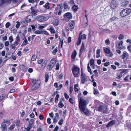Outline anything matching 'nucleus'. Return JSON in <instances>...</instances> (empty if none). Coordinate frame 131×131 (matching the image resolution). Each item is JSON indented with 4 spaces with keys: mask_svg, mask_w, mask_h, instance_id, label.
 <instances>
[{
    "mask_svg": "<svg viewBox=\"0 0 131 131\" xmlns=\"http://www.w3.org/2000/svg\"><path fill=\"white\" fill-rule=\"evenodd\" d=\"M86 101L83 99L80 98L79 102V107L81 113L87 115L89 114V112L86 108Z\"/></svg>",
    "mask_w": 131,
    "mask_h": 131,
    "instance_id": "1",
    "label": "nucleus"
},
{
    "mask_svg": "<svg viewBox=\"0 0 131 131\" xmlns=\"http://www.w3.org/2000/svg\"><path fill=\"white\" fill-rule=\"evenodd\" d=\"M131 12L130 9H124L121 12L120 15L122 17H124L129 15Z\"/></svg>",
    "mask_w": 131,
    "mask_h": 131,
    "instance_id": "2",
    "label": "nucleus"
},
{
    "mask_svg": "<svg viewBox=\"0 0 131 131\" xmlns=\"http://www.w3.org/2000/svg\"><path fill=\"white\" fill-rule=\"evenodd\" d=\"M80 68L79 67L74 66L72 69V71L74 77H77V75L79 72Z\"/></svg>",
    "mask_w": 131,
    "mask_h": 131,
    "instance_id": "3",
    "label": "nucleus"
},
{
    "mask_svg": "<svg viewBox=\"0 0 131 131\" xmlns=\"http://www.w3.org/2000/svg\"><path fill=\"white\" fill-rule=\"evenodd\" d=\"M12 0H1L0 6H4L7 5L8 4L10 3Z\"/></svg>",
    "mask_w": 131,
    "mask_h": 131,
    "instance_id": "4",
    "label": "nucleus"
},
{
    "mask_svg": "<svg viewBox=\"0 0 131 131\" xmlns=\"http://www.w3.org/2000/svg\"><path fill=\"white\" fill-rule=\"evenodd\" d=\"M49 18L48 16H39L37 18V20L40 22H42L44 21L47 20Z\"/></svg>",
    "mask_w": 131,
    "mask_h": 131,
    "instance_id": "5",
    "label": "nucleus"
},
{
    "mask_svg": "<svg viewBox=\"0 0 131 131\" xmlns=\"http://www.w3.org/2000/svg\"><path fill=\"white\" fill-rule=\"evenodd\" d=\"M69 4L71 7L72 8H76V7L77 8H78V6L75 4L73 0H70L69 2Z\"/></svg>",
    "mask_w": 131,
    "mask_h": 131,
    "instance_id": "6",
    "label": "nucleus"
},
{
    "mask_svg": "<svg viewBox=\"0 0 131 131\" xmlns=\"http://www.w3.org/2000/svg\"><path fill=\"white\" fill-rule=\"evenodd\" d=\"M23 35L24 37L22 38V39L23 40H24V41H23L22 44L21 45V47H23L24 46H26L27 44L28 43L27 40L25 36L24 35L23 33Z\"/></svg>",
    "mask_w": 131,
    "mask_h": 131,
    "instance_id": "7",
    "label": "nucleus"
},
{
    "mask_svg": "<svg viewBox=\"0 0 131 131\" xmlns=\"http://www.w3.org/2000/svg\"><path fill=\"white\" fill-rule=\"evenodd\" d=\"M26 21L27 23H28L34 20L33 17L32 15L28 16L26 18Z\"/></svg>",
    "mask_w": 131,
    "mask_h": 131,
    "instance_id": "8",
    "label": "nucleus"
},
{
    "mask_svg": "<svg viewBox=\"0 0 131 131\" xmlns=\"http://www.w3.org/2000/svg\"><path fill=\"white\" fill-rule=\"evenodd\" d=\"M86 79L87 77L82 73L81 74V83L82 84H84L86 81H87Z\"/></svg>",
    "mask_w": 131,
    "mask_h": 131,
    "instance_id": "9",
    "label": "nucleus"
},
{
    "mask_svg": "<svg viewBox=\"0 0 131 131\" xmlns=\"http://www.w3.org/2000/svg\"><path fill=\"white\" fill-rule=\"evenodd\" d=\"M105 108L102 105L100 106L98 108V110L100 112H103V113H105L107 111V110L106 109L104 111Z\"/></svg>",
    "mask_w": 131,
    "mask_h": 131,
    "instance_id": "10",
    "label": "nucleus"
},
{
    "mask_svg": "<svg viewBox=\"0 0 131 131\" xmlns=\"http://www.w3.org/2000/svg\"><path fill=\"white\" fill-rule=\"evenodd\" d=\"M110 6L111 8H115L117 7L118 6L117 2L114 1H113L110 4Z\"/></svg>",
    "mask_w": 131,
    "mask_h": 131,
    "instance_id": "11",
    "label": "nucleus"
},
{
    "mask_svg": "<svg viewBox=\"0 0 131 131\" xmlns=\"http://www.w3.org/2000/svg\"><path fill=\"white\" fill-rule=\"evenodd\" d=\"M69 25L70 28V31H72L74 27V23L73 21H70L69 22Z\"/></svg>",
    "mask_w": 131,
    "mask_h": 131,
    "instance_id": "12",
    "label": "nucleus"
},
{
    "mask_svg": "<svg viewBox=\"0 0 131 131\" xmlns=\"http://www.w3.org/2000/svg\"><path fill=\"white\" fill-rule=\"evenodd\" d=\"M129 56V55L125 51L123 52L122 55V59H124L125 58H127Z\"/></svg>",
    "mask_w": 131,
    "mask_h": 131,
    "instance_id": "13",
    "label": "nucleus"
},
{
    "mask_svg": "<svg viewBox=\"0 0 131 131\" xmlns=\"http://www.w3.org/2000/svg\"><path fill=\"white\" fill-rule=\"evenodd\" d=\"M104 50V51L105 53L107 54L109 53V55L108 56L111 57L113 55V54L112 52H110V50L108 48H105Z\"/></svg>",
    "mask_w": 131,
    "mask_h": 131,
    "instance_id": "14",
    "label": "nucleus"
},
{
    "mask_svg": "<svg viewBox=\"0 0 131 131\" xmlns=\"http://www.w3.org/2000/svg\"><path fill=\"white\" fill-rule=\"evenodd\" d=\"M124 72V70H120V71L117 73L116 78L117 79H120L122 77V74Z\"/></svg>",
    "mask_w": 131,
    "mask_h": 131,
    "instance_id": "15",
    "label": "nucleus"
},
{
    "mask_svg": "<svg viewBox=\"0 0 131 131\" xmlns=\"http://www.w3.org/2000/svg\"><path fill=\"white\" fill-rule=\"evenodd\" d=\"M31 13L33 15H37V13L38 12H40L39 10H36V9H31Z\"/></svg>",
    "mask_w": 131,
    "mask_h": 131,
    "instance_id": "16",
    "label": "nucleus"
},
{
    "mask_svg": "<svg viewBox=\"0 0 131 131\" xmlns=\"http://www.w3.org/2000/svg\"><path fill=\"white\" fill-rule=\"evenodd\" d=\"M31 81L32 83L34 85L35 84L36 85V84H37V83H39V85H40V82L39 80H36L35 79H31Z\"/></svg>",
    "mask_w": 131,
    "mask_h": 131,
    "instance_id": "17",
    "label": "nucleus"
},
{
    "mask_svg": "<svg viewBox=\"0 0 131 131\" xmlns=\"http://www.w3.org/2000/svg\"><path fill=\"white\" fill-rule=\"evenodd\" d=\"M64 17H66L69 20L70 19L72 18V16L70 13H67L64 14Z\"/></svg>",
    "mask_w": 131,
    "mask_h": 131,
    "instance_id": "18",
    "label": "nucleus"
},
{
    "mask_svg": "<svg viewBox=\"0 0 131 131\" xmlns=\"http://www.w3.org/2000/svg\"><path fill=\"white\" fill-rule=\"evenodd\" d=\"M0 128L2 130V131H5L7 129V127L6 126V124H4V123H2Z\"/></svg>",
    "mask_w": 131,
    "mask_h": 131,
    "instance_id": "19",
    "label": "nucleus"
},
{
    "mask_svg": "<svg viewBox=\"0 0 131 131\" xmlns=\"http://www.w3.org/2000/svg\"><path fill=\"white\" fill-rule=\"evenodd\" d=\"M37 84L35 85H33L31 87V89L32 90H36L37 89L39 86L40 85H39V83H37Z\"/></svg>",
    "mask_w": 131,
    "mask_h": 131,
    "instance_id": "20",
    "label": "nucleus"
},
{
    "mask_svg": "<svg viewBox=\"0 0 131 131\" xmlns=\"http://www.w3.org/2000/svg\"><path fill=\"white\" fill-rule=\"evenodd\" d=\"M115 121L113 120L110 122L107 125L106 127H109L113 125V124L115 123Z\"/></svg>",
    "mask_w": 131,
    "mask_h": 131,
    "instance_id": "21",
    "label": "nucleus"
},
{
    "mask_svg": "<svg viewBox=\"0 0 131 131\" xmlns=\"http://www.w3.org/2000/svg\"><path fill=\"white\" fill-rule=\"evenodd\" d=\"M35 120L34 119H31L28 121V126L30 127H31L34 124Z\"/></svg>",
    "mask_w": 131,
    "mask_h": 131,
    "instance_id": "22",
    "label": "nucleus"
},
{
    "mask_svg": "<svg viewBox=\"0 0 131 131\" xmlns=\"http://www.w3.org/2000/svg\"><path fill=\"white\" fill-rule=\"evenodd\" d=\"M20 41V39L19 37V35L18 34L14 42L18 44Z\"/></svg>",
    "mask_w": 131,
    "mask_h": 131,
    "instance_id": "23",
    "label": "nucleus"
},
{
    "mask_svg": "<svg viewBox=\"0 0 131 131\" xmlns=\"http://www.w3.org/2000/svg\"><path fill=\"white\" fill-rule=\"evenodd\" d=\"M14 122H13L12 124L8 128V129L12 130L14 129L15 127V124H14Z\"/></svg>",
    "mask_w": 131,
    "mask_h": 131,
    "instance_id": "24",
    "label": "nucleus"
},
{
    "mask_svg": "<svg viewBox=\"0 0 131 131\" xmlns=\"http://www.w3.org/2000/svg\"><path fill=\"white\" fill-rule=\"evenodd\" d=\"M77 52L75 50H74L73 52H72L71 56V58L73 59H75L77 55Z\"/></svg>",
    "mask_w": 131,
    "mask_h": 131,
    "instance_id": "25",
    "label": "nucleus"
},
{
    "mask_svg": "<svg viewBox=\"0 0 131 131\" xmlns=\"http://www.w3.org/2000/svg\"><path fill=\"white\" fill-rule=\"evenodd\" d=\"M12 5L13 7H16L18 5V3L16 0H13V1Z\"/></svg>",
    "mask_w": 131,
    "mask_h": 131,
    "instance_id": "26",
    "label": "nucleus"
},
{
    "mask_svg": "<svg viewBox=\"0 0 131 131\" xmlns=\"http://www.w3.org/2000/svg\"><path fill=\"white\" fill-rule=\"evenodd\" d=\"M53 24L56 26H57L59 25V20L57 19L54 20L52 22Z\"/></svg>",
    "mask_w": 131,
    "mask_h": 131,
    "instance_id": "27",
    "label": "nucleus"
},
{
    "mask_svg": "<svg viewBox=\"0 0 131 131\" xmlns=\"http://www.w3.org/2000/svg\"><path fill=\"white\" fill-rule=\"evenodd\" d=\"M82 33L81 32L80 33L79 37L80 36V38L81 39H85L86 38V36L85 34H83L82 35H81Z\"/></svg>",
    "mask_w": 131,
    "mask_h": 131,
    "instance_id": "28",
    "label": "nucleus"
},
{
    "mask_svg": "<svg viewBox=\"0 0 131 131\" xmlns=\"http://www.w3.org/2000/svg\"><path fill=\"white\" fill-rule=\"evenodd\" d=\"M129 3V2L127 1H125L121 3V6L124 7L126 6Z\"/></svg>",
    "mask_w": 131,
    "mask_h": 131,
    "instance_id": "29",
    "label": "nucleus"
},
{
    "mask_svg": "<svg viewBox=\"0 0 131 131\" xmlns=\"http://www.w3.org/2000/svg\"><path fill=\"white\" fill-rule=\"evenodd\" d=\"M18 44L14 42L13 44L11 45V48L13 49H15L16 47Z\"/></svg>",
    "mask_w": 131,
    "mask_h": 131,
    "instance_id": "30",
    "label": "nucleus"
},
{
    "mask_svg": "<svg viewBox=\"0 0 131 131\" xmlns=\"http://www.w3.org/2000/svg\"><path fill=\"white\" fill-rule=\"evenodd\" d=\"M49 30L52 34H53L55 33V31L52 27H51L50 28Z\"/></svg>",
    "mask_w": 131,
    "mask_h": 131,
    "instance_id": "31",
    "label": "nucleus"
},
{
    "mask_svg": "<svg viewBox=\"0 0 131 131\" xmlns=\"http://www.w3.org/2000/svg\"><path fill=\"white\" fill-rule=\"evenodd\" d=\"M53 66H53L50 63L47 66V68L48 69L50 70L52 69L53 67Z\"/></svg>",
    "mask_w": 131,
    "mask_h": 131,
    "instance_id": "32",
    "label": "nucleus"
},
{
    "mask_svg": "<svg viewBox=\"0 0 131 131\" xmlns=\"http://www.w3.org/2000/svg\"><path fill=\"white\" fill-rule=\"evenodd\" d=\"M89 64V63H88V66H87V68H88V71L89 72H90V73L91 74H93V73L91 71V69L90 68Z\"/></svg>",
    "mask_w": 131,
    "mask_h": 131,
    "instance_id": "33",
    "label": "nucleus"
},
{
    "mask_svg": "<svg viewBox=\"0 0 131 131\" xmlns=\"http://www.w3.org/2000/svg\"><path fill=\"white\" fill-rule=\"evenodd\" d=\"M45 77L46 78L45 79V82H47L48 80L49 79V74L48 73H46L45 74Z\"/></svg>",
    "mask_w": 131,
    "mask_h": 131,
    "instance_id": "34",
    "label": "nucleus"
},
{
    "mask_svg": "<svg viewBox=\"0 0 131 131\" xmlns=\"http://www.w3.org/2000/svg\"><path fill=\"white\" fill-rule=\"evenodd\" d=\"M14 124H16V126H17V127L18 128V127L20 126V121L19 120H17L16 122L15 123L14 122Z\"/></svg>",
    "mask_w": 131,
    "mask_h": 131,
    "instance_id": "35",
    "label": "nucleus"
},
{
    "mask_svg": "<svg viewBox=\"0 0 131 131\" xmlns=\"http://www.w3.org/2000/svg\"><path fill=\"white\" fill-rule=\"evenodd\" d=\"M58 106L60 108H62L64 106V105L61 102V100H60V101L59 103Z\"/></svg>",
    "mask_w": 131,
    "mask_h": 131,
    "instance_id": "36",
    "label": "nucleus"
},
{
    "mask_svg": "<svg viewBox=\"0 0 131 131\" xmlns=\"http://www.w3.org/2000/svg\"><path fill=\"white\" fill-rule=\"evenodd\" d=\"M56 63V61L54 60V59H52L50 63L53 66Z\"/></svg>",
    "mask_w": 131,
    "mask_h": 131,
    "instance_id": "37",
    "label": "nucleus"
},
{
    "mask_svg": "<svg viewBox=\"0 0 131 131\" xmlns=\"http://www.w3.org/2000/svg\"><path fill=\"white\" fill-rule=\"evenodd\" d=\"M58 51V48L56 47L53 51L52 52V53L55 55L56 54V53Z\"/></svg>",
    "mask_w": 131,
    "mask_h": 131,
    "instance_id": "38",
    "label": "nucleus"
},
{
    "mask_svg": "<svg viewBox=\"0 0 131 131\" xmlns=\"http://www.w3.org/2000/svg\"><path fill=\"white\" fill-rule=\"evenodd\" d=\"M93 72L94 73V74L93 75H95L96 77H98V74L97 70H94L93 71Z\"/></svg>",
    "mask_w": 131,
    "mask_h": 131,
    "instance_id": "39",
    "label": "nucleus"
},
{
    "mask_svg": "<svg viewBox=\"0 0 131 131\" xmlns=\"http://www.w3.org/2000/svg\"><path fill=\"white\" fill-rule=\"evenodd\" d=\"M80 36L79 37V38L78 39L77 43V45L78 46L79 45L81 42V40L80 38Z\"/></svg>",
    "mask_w": 131,
    "mask_h": 131,
    "instance_id": "40",
    "label": "nucleus"
},
{
    "mask_svg": "<svg viewBox=\"0 0 131 131\" xmlns=\"http://www.w3.org/2000/svg\"><path fill=\"white\" fill-rule=\"evenodd\" d=\"M36 56L35 54H34L32 57L31 60L32 61H34L36 59Z\"/></svg>",
    "mask_w": 131,
    "mask_h": 131,
    "instance_id": "41",
    "label": "nucleus"
},
{
    "mask_svg": "<svg viewBox=\"0 0 131 131\" xmlns=\"http://www.w3.org/2000/svg\"><path fill=\"white\" fill-rule=\"evenodd\" d=\"M90 65L91 66L92 65H94V60L93 59H91L90 60Z\"/></svg>",
    "mask_w": 131,
    "mask_h": 131,
    "instance_id": "42",
    "label": "nucleus"
},
{
    "mask_svg": "<svg viewBox=\"0 0 131 131\" xmlns=\"http://www.w3.org/2000/svg\"><path fill=\"white\" fill-rule=\"evenodd\" d=\"M3 123H4V124L8 123L9 124L10 123V121L8 120L7 119H4L3 120Z\"/></svg>",
    "mask_w": 131,
    "mask_h": 131,
    "instance_id": "43",
    "label": "nucleus"
},
{
    "mask_svg": "<svg viewBox=\"0 0 131 131\" xmlns=\"http://www.w3.org/2000/svg\"><path fill=\"white\" fill-rule=\"evenodd\" d=\"M55 5L54 4L49 3V6L48 8H53L55 7Z\"/></svg>",
    "mask_w": 131,
    "mask_h": 131,
    "instance_id": "44",
    "label": "nucleus"
},
{
    "mask_svg": "<svg viewBox=\"0 0 131 131\" xmlns=\"http://www.w3.org/2000/svg\"><path fill=\"white\" fill-rule=\"evenodd\" d=\"M118 19V18L115 17H113L111 19V21H113L114 20H116Z\"/></svg>",
    "mask_w": 131,
    "mask_h": 131,
    "instance_id": "45",
    "label": "nucleus"
},
{
    "mask_svg": "<svg viewBox=\"0 0 131 131\" xmlns=\"http://www.w3.org/2000/svg\"><path fill=\"white\" fill-rule=\"evenodd\" d=\"M42 30L39 31L38 30H36L35 31V33L36 34H42Z\"/></svg>",
    "mask_w": 131,
    "mask_h": 131,
    "instance_id": "46",
    "label": "nucleus"
},
{
    "mask_svg": "<svg viewBox=\"0 0 131 131\" xmlns=\"http://www.w3.org/2000/svg\"><path fill=\"white\" fill-rule=\"evenodd\" d=\"M64 121V120L63 119H61L59 122V124L60 125H62Z\"/></svg>",
    "mask_w": 131,
    "mask_h": 131,
    "instance_id": "47",
    "label": "nucleus"
},
{
    "mask_svg": "<svg viewBox=\"0 0 131 131\" xmlns=\"http://www.w3.org/2000/svg\"><path fill=\"white\" fill-rule=\"evenodd\" d=\"M106 44L107 45H108L110 44V41L109 39H107L105 41Z\"/></svg>",
    "mask_w": 131,
    "mask_h": 131,
    "instance_id": "48",
    "label": "nucleus"
},
{
    "mask_svg": "<svg viewBox=\"0 0 131 131\" xmlns=\"http://www.w3.org/2000/svg\"><path fill=\"white\" fill-rule=\"evenodd\" d=\"M20 68L21 70H24L25 69V67L24 65H22L20 66Z\"/></svg>",
    "mask_w": 131,
    "mask_h": 131,
    "instance_id": "49",
    "label": "nucleus"
},
{
    "mask_svg": "<svg viewBox=\"0 0 131 131\" xmlns=\"http://www.w3.org/2000/svg\"><path fill=\"white\" fill-rule=\"evenodd\" d=\"M59 97V94H57L56 95L55 99V102L57 103L58 101V99Z\"/></svg>",
    "mask_w": 131,
    "mask_h": 131,
    "instance_id": "50",
    "label": "nucleus"
},
{
    "mask_svg": "<svg viewBox=\"0 0 131 131\" xmlns=\"http://www.w3.org/2000/svg\"><path fill=\"white\" fill-rule=\"evenodd\" d=\"M42 34H44L47 35H49V33L46 31L42 30Z\"/></svg>",
    "mask_w": 131,
    "mask_h": 131,
    "instance_id": "51",
    "label": "nucleus"
},
{
    "mask_svg": "<svg viewBox=\"0 0 131 131\" xmlns=\"http://www.w3.org/2000/svg\"><path fill=\"white\" fill-rule=\"evenodd\" d=\"M10 25V23L9 22L7 23L5 25V27L6 28H8Z\"/></svg>",
    "mask_w": 131,
    "mask_h": 131,
    "instance_id": "52",
    "label": "nucleus"
},
{
    "mask_svg": "<svg viewBox=\"0 0 131 131\" xmlns=\"http://www.w3.org/2000/svg\"><path fill=\"white\" fill-rule=\"evenodd\" d=\"M64 96L65 98L67 100H68V99L69 96L68 95H67V94L65 92L64 93Z\"/></svg>",
    "mask_w": 131,
    "mask_h": 131,
    "instance_id": "53",
    "label": "nucleus"
},
{
    "mask_svg": "<svg viewBox=\"0 0 131 131\" xmlns=\"http://www.w3.org/2000/svg\"><path fill=\"white\" fill-rule=\"evenodd\" d=\"M124 38V36L122 34H120L118 37V38L119 40L123 39Z\"/></svg>",
    "mask_w": 131,
    "mask_h": 131,
    "instance_id": "54",
    "label": "nucleus"
},
{
    "mask_svg": "<svg viewBox=\"0 0 131 131\" xmlns=\"http://www.w3.org/2000/svg\"><path fill=\"white\" fill-rule=\"evenodd\" d=\"M64 8H68V5L66 2L63 4Z\"/></svg>",
    "mask_w": 131,
    "mask_h": 131,
    "instance_id": "55",
    "label": "nucleus"
},
{
    "mask_svg": "<svg viewBox=\"0 0 131 131\" xmlns=\"http://www.w3.org/2000/svg\"><path fill=\"white\" fill-rule=\"evenodd\" d=\"M49 3H46L44 6V7L45 8H48L49 6Z\"/></svg>",
    "mask_w": 131,
    "mask_h": 131,
    "instance_id": "56",
    "label": "nucleus"
},
{
    "mask_svg": "<svg viewBox=\"0 0 131 131\" xmlns=\"http://www.w3.org/2000/svg\"><path fill=\"white\" fill-rule=\"evenodd\" d=\"M110 63L109 62H107L105 63H104V66L106 67H107L108 66L110 65Z\"/></svg>",
    "mask_w": 131,
    "mask_h": 131,
    "instance_id": "57",
    "label": "nucleus"
},
{
    "mask_svg": "<svg viewBox=\"0 0 131 131\" xmlns=\"http://www.w3.org/2000/svg\"><path fill=\"white\" fill-rule=\"evenodd\" d=\"M16 23H17V24L16 25V27L17 28H18L19 27V26H20V24L19 23L18 21H17Z\"/></svg>",
    "mask_w": 131,
    "mask_h": 131,
    "instance_id": "58",
    "label": "nucleus"
},
{
    "mask_svg": "<svg viewBox=\"0 0 131 131\" xmlns=\"http://www.w3.org/2000/svg\"><path fill=\"white\" fill-rule=\"evenodd\" d=\"M84 45H83V43H82V46H81V49L80 50V51H83L84 49Z\"/></svg>",
    "mask_w": 131,
    "mask_h": 131,
    "instance_id": "59",
    "label": "nucleus"
},
{
    "mask_svg": "<svg viewBox=\"0 0 131 131\" xmlns=\"http://www.w3.org/2000/svg\"><path fill=\"white\" fill-rule=\"evenodd\" d=\"M99 93V91L95 89H94V94H97Z\"/></svg>",
    "mask_w": 131,
    "mask_h": 131,
    "instance_id": "60",
    "label": "nucleus"
},
{
    "mask_svg": "<svg viewBox=\"0 0 131 131\" xmlns=\"http://www.w3.org/2000/svg\"><path fill=\"white\" fill-rule=\"evenodd\" d=\"M58 118V117L57 118V117H56L54 118L53 123H56L57 122V119Z\"/></svg>",
    "mask_w": 131,
    "mask_h": 131,
    "instance_id": "61",
    "label": "nucleus"
},
{
    "mask_svg": "<svg viewBox=\"0 0 131 131\" xmlns=\"http://www.w3.org/2000/svg\"><path fill=\"white\" fill-rule=\"evenodd\" d=\"M9 40H10V43H12V42L13 41V37L12 36L9 37Z\"/></svg>",
    "mask_w": 131,
    "mask_h": 131,
    "instance_id": "62",
    "label": "nucleus"
},
{
    "mask_svg": "<svg viewBox=\"0 0 131 131\" xmlns=\"http://www.w3.org/2000/svg\"><path fill=\"white\" fill-rule=\"evenodd\" d=\"M39 118L41 120H43L44 118L43 116L42 115H40L39 116Z\"/></svg>",
    "mask_w": 131,
    "mask_h": 131,
    "instance_id": "63",
    "label": "nucleus"
},
{
    "mask_svg": "<svg viewBox=\"0 0 131 131\" xmlns=\"http://www.w3.org/2000/svg\"><path fill=\"white\" fill-rule=\"evenodd\" d=\"M127 49L128 51L131 52V45H129L127 47Z\"/></svg>",
    "mask_w": 131,
    "mask_h": 131,
    "instance_id": "64",
    "label": "nucleus"
}]
</instances>
